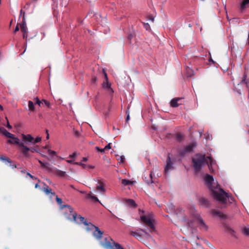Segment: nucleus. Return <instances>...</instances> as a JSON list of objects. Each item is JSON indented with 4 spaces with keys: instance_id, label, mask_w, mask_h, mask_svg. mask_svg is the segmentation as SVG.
I'll use <instances>...</instances> for the list:
<instances>
[{
    "instance_id": "12",
    "label": "nucleus",
    "mask_w": 249,
    "mask_h": 249,
    "mask_svg": "<svg viewBox=\"0 0 249 249\" xmlns=\"http://www.w3.org/2000/svg\"><path fill=\"white\" fill-rule=\"evenodd\" d=\"M196 218L198 223L199 224L200 228L202 230L207 231L208 227L205 223L202 217H200L199 215H197Z\"/></svg>"
},
{
    "instance_id": "37",
    "label": "nucleus",
    "mask_w": 249,
    "mask_h": 249,
    "mask_svg": "<svg viewBox=\"0 0 249 249\" xmlns=\"http://www.w3.org/2000/svg\"><path fill=\"white\" fill-rule=\"evenodd\" d=\"M122 183L124 185L126 186L130 184V181L128 179H123L122 180Z\"/></svg>"
},
{
    "instance_id": "10",
    "label": "nucleus",
    "mask_w": 249,
    "mask_h": 249,
    "mask_svg": "<svg viewBox=\"0 0 249 249\" xmlns=\"http://www.w3.org/2000/svg\"><path fill=\"white\" fill-rule=\"evenodd\" d=\"M21 137L24 141V143L26 144H33V141H34V138L30 134H21Z\"/></svg>"
},
{
    "instance_id": "49",
    "label": "nucleus",
    "mask_w": 249,
    "mask_h": 249,
    "mask_svg": "<svg viewBox=\"0 0 249 249\" xmlns=\"http://www.w3.org/2000/svg\"><path fill=\"white\" fill-rule=\"evenodd\" d=\"M111 143H109L107 145H106L104 148L105 149V150H108V149H110L111 148Z\"/></svg>"
},
{
    "instance_id": "33",
    "label": "nucleus",
    "mask_w": 249,
    "mask_h": 249,
    "mask_svg": "<svg viewBox=\"0 0 249 249\" xmlns=\"http://www.w3.org/2000/svg\"><path fill=\"white\" fill-rule=\"evenodd\" d=\"M179 155L180 157H183L187 153H188L187 152L185 151V148H183V149H181L179 150Z\"/></svg>"
},
{
    "instance_id": "44",
    "label": "nucleus",
    "mask_w": 249,
    "mask_h": 249,
    "mask_svg": "<svg viewBox=\"0 0 249 249\" xmlns=\"http://www.w3.org/2000/svg\"><path fill=\"white\" fill-rule=\"evenodd\" d=\"M15 136L14 134L8 132L6 135H5V136H6V137L7 138H13V136Z\"/></svg>"
},
{
    "instance_id": "62",
    "label": "nucleus",
    "mask_w": 249,
    "mask_h": 249,
    "mask_svg": "<svg viewBox=\"0 0 249 249\" xmlns=\"http://www.w3.org/2000/svg\"><path fill=\"white\" fill-rule=\"evenodd\" d=\"M129 118H130L129 115V114H128V115H127V117H126V122H127L129 121Z\"/></svg>"
},
{
    "instance_id": "26",
    "label": "nucleus",
    "mask_w": 249,
    "mask_h": 249,
    "mask_svg": "<svg viewBox=\"0 0 249 249\" xmlns=\"http://www.w3.org/2000/svg\"><path fill=\"white\" fill-rule=\"evenodd\" d=\"M98 183L101 184V182L100 180H98ZM96 190L100 192H105L106 190L104 187V186L102 184H100L96 186Z\"/></svg>"
},
{
    "instance_id": "57",
    "label": "nucleus",
    "mask_w": 249,
    "mask_h": 249,
    "mask_svg": "<svg viewBox=\"0 0 249 249\" xmlns=\"http://www.w3.org/2000/svg\"><path fill=\"white\" fill-rule=\"evenodd\" d=\"M66 161L69 163H73H73H74L73 160H67Z\"/></svg>"
},
{
    "instance_id": "1",
    "label": "nucleus",
    "mask_w": 249,
    "mask_h": 249,
    "mask_svg": "<svg viewBox=\"0 0 249 249\" xmlns=\"http://www.w3.org/2000/svg\"><path fill=\"white\" fill-rule=\"evenodd\" d=\"M66 208V212L65 213L66 217L67 219L73 220L78 224L83 223L87 227V231L92 230L96 227L90 222H88L85 218L80 215H77L76 213L73 212V209L71 207L68 205H63L61 206V208L63 209Z\"/></svg>"
},
{
    "instance_id": "2",
    "label": "nucleus",
    "mask_w": 249,
    "mask_h": 249,
    "mask_svg": "<svg viewBox=\"0 0 249 249\" xmlns=\"http://www.w3.org/2000/svg\"><path fill=\"white\" fill-rule=\"evenodd\" d=\"M204 180L205 184L208 187L209 189L212 191L213 197L221 203H226V198L228 197V193L225 192L222 189H220L218 192L213 190V187L212 186V184L214 181L213 177L207 174L204 177Z\"/></svg>"
},
{
    "instance_id": "41",
    "label": "nucleus",
    "mask_w": 249,
    "mask_h": 249,
    "mask_svg": "<svg viewBox=\"0 0 249 249\" xmlns=\"http://www.w3.org/2000/svg\"><path fill=\"white\" fill-rule=\"evenodd\" d=\"M143 27L146 30H149L150 29V26L148 23H143Z\"/></svg>"
},
{
    "instance_id": "22",
    "label": "nucleus",
    "mask_w": 249,
    "mask_h": 249,
    "mask_svg": "<svg viewBox=\"0 0 249 249\" xmlns=\"http://www.w3.org/2000/svg\"><path fill=\"white\" fill-rule=\"evenodd\" d=\"M38 162L40 164L42 167L46 168L48 170H51L50 164L47 162H43L41 160H38Z\"/></svg>"
},
{
    "instance_id": "53",
    "label": "nucleus",
    "mask_w": 249,
    "mask_h": 249,
    "mask_svg": "<svg viewBox=\"0 0 249 249\" xmlns=\"http://www.w3.org/2000/svg\"><path fill=\"white\" fill-rule=\"evenodd\" d=\"M94 168V166H92L91 165H87V169H93Z\"/></svg>"
},
{
    "instance_id": "3",
    "label": "nucleus",
    "mask_w": 249,
    "mask_h": 249,
    "mask_svg": "<svg viewBox=\"0 0 249 249\" xmlns=\"http://www.w3.org/2000/svg\"><path fill=\"white\" fill-rule=\"evenodd\" d=\"M101 245L107 249H124L120 244L115 242L111 238H105L100 242Z\"/></svg>"
},
{
    "instance_id": "31",
    "label": "nucleus",
    "mask_w": 249,
    "mask_h": 249,
    "mask_svg": "<svg viewBox=\"0 0 249 249\" xmlns=\"http://www.w3.org/2000/svg\"><path fill=\"white\" fill-rule=\"evenodd\" d=\"M242 232L246 236H249V228L246 227H244L242 230Z\"/></svg>"
},
{
    "instance_id": "39",
    "label": "nucleus",
    "mask_w": 249,
    "mask_h": 249,
    "mask_svg": "<svg viewBox=\"0 0 249 249\" xmlns=\"http://www.w3.org/2000/svg\"><path fill=\"white\" fill-rule=\"evenodd\" d=\"M48 153L50 156H55L56 155V152L53 151V150H52L51 149H48Z\"/></svg>"
},
{
    "instance_id": "40",
    "label": "nucleus",
    "mask_w": 249,
    "mask_h": 249,
    "mask_svg": "<svg viewBox=\"0 0 249 249\" xmlns=\"http://www.w3.org/2000/svg\"><path fill=\"white\" fill-rule=\"evenodd\" d=\"M8 132V131H7L4 128L1 127L0 128V132L2 133L4 136Z\"/></svg>"
},
{
    "instance_id": "30",
    "label": "nucleus",
    "mask_w": 249,
    "mask_h": 249,
    "mask_svg": "<svg viewBox=\"0 0 249 249\" xmlns=\"http://www.w3.org/2000/svg\"><path fill=\"white\" fill-rule=\"evenodd\" d=\"M175 138L178 141L180 142L183 140V135L181 133H178L176 135Z\"/></svg>"
},
{
    "instance_id": "6",
    "label": "nucleus",
    "mask_w": 249,
    "mask_h": 249,
    "mask_svg": "<svg viewBox=\"0 0 249 249\" xmlns=\"http://www.w3.org/2000/svg\"><path fill=\"white\" fill-rule=\"evenodd\" d=\"M21 146L22 149H20V152L26 158H29L30 156L29 152L33 153L34 152L39 153V150L37 148L38 147L37 145L36 147H28L24 143V144H21Z\"/></svg>"
},
{
    "instance_id": "43",
    "label": "nucleus",
    "mask_w": 249,
    "mask_h": 249,
    "mask_svg": "<svg viewBox=\"0 0 249 249\" xmlns=\"http://www.w3.org/2000/svg\"><path fill=\"white\" fill-rule=\"evenodd\" d=\"M95 149H96L98 151L100 152H101V153H104V152H105V151H106L104 148H99V147H98V146H96V147H95Z\"/></svg>"
},
{
    "instance_id": "23",
    "label": "nucleus",
    "mask_w": 249,
    "mask_h": 249,
    "mask_svg": "<svg viewBox=\"0 0 249 249\" xmlns=\"http://www.w3.org/2000/svg\"><path fill=\"white\" fill-rule=\"evenodd\" d=\"M54 173L57 176L60 177H64L66 175V172L62 171L57 169H55Z\"/></svg>"
},
{
    "instance_id": "60",
    "label": "nucleus",
    "mask_w": 249,
    "mask_h": 249,
    "mask_svg": "<svg viewBox=\"0 0 249 249\" xmlns=\"http://www.w3.org/2000/svg\"><path fill=\"white\" fill-rule=\"evenodd\" d=\"M228 197H227L226 198V199H227V198H230V200H231V201L233 200V197H231V196H229V195L228 194ZM226 202H227V201H226ZM226 203H225L224 204H226Z\"/></svg>"
},
{
    "instance_id": "46",
    "label": "nucleus",
    "mask_w": 249,
    "mask_h": 249,
    "mask_svg": "<svg viewBox=\"0 0 249 249\" xmlns=\"http://www.w3.org/2000/svg\"><path fill=\"white\" fill-rule=\"evenodd\" d=\"M27 176H29L30 178H31L33 179H38L36 177L33 176L29 173H27Z\"/></svg>"
},
{
    "instance_id": "24",
    "label": "nucleus",
    "mask_w": 249,
    "mask_h": 249,
    "mask_svg": "<svg viewBox=\"0 0 249 249\" xmlns=\"http://www.w3.org/2000/svg\"><path fill=\"white\" fill-rule=\"evenodd\" d=\"M194 147V145L193 144H190L186 146L184 148H185V150L186 152H187V153H190L193 151Z\"/></svg>"
},
{
    "instance_id": "61",
    "label": "nucleus",
    "mask_w": 249,
    "mask_h": 249,
    "mask_svg": "<svg viewBox=\"0 0 249 249\" xmlns=\"http://www.w3.org/2000/svg\"><path fill=\"white\" fill-rule=\"evenodd\" d=\"M88 160V159L86 157L83 158L82 161H87Z\"/></svg>"
},
{
    "instance_id": "47",
    "label": "nucleus",
    "mask_w": 249,
    "mask_h": 249,
    "mask_svg": "<svg viewBox=\"0 0 249 249\" xmlns=\"http://www.w3.org/2000/svg\"><path fill=\"white\" fill-rule=\"evenodd\" d=\"M76 156H77L76 152H73L72 154L70 155L69 157L74 159L76 157Z\"/></svg>"
},
{
    "instance_id": "51",
    "label": "nucleus",
    "mask_w": 249,
    "mask_h": 249,
    "mask_svg": "<svg viewBox=\"0 0 249 249\" xmlns=\"http://www.w3.org/2000/svg\"><path fill=\"white\" fill-rule=\"evenodd\" d=\"M23 37L24 38H26L28 36V32H23Z\"/></svg>"
},
{
    "instance_id": "59",
    "label": "nucleus",
    "mask_w": 249,
    "mask_h": 249,
    "mask_svg": "<svg viewBox=\"0 0 249 249\" xmlns=\"http://www.w3.org/2000/svg\"><path fill=\"white\" fill-rule=\"evenodd\" d=\"M209 55L210 56V58L209 59V62H212L213 64L214 63V61L213 60V59H212L211 57V54L210 53H209Z\"/></svg>"
},
{
    "instance_id": "28",
    "label": "nucleus",
    "mask_w": 249,
    "mask_h": 249,
    "mask_svg": "<svg viewBox=\"0 0 249 249\" xmlns=\"http://www.w3.org/2000/svg\"><path fill=\"white\" fill-rule=\"evenodd\" d=\"M28 107H29V109L30 110V111H33V112L35 111V106H34V104L32 101H28Z\"/></svg>"
},
{
    "instance_id": "50",
    "label": "nucleus",
    "mask_w": 249,
    "mask_h": 249,
    "mask_svg": "<svg viewBox=\"0 0 249 249\" xmlns=\"http://www.w3.org/2000/svg\"><path fill=\"white\" fill-rule=\"evenodd\" d=\"M103 72H104V77H105V78L106 79V81L107 80L108 81V77H107V73L105 72V70H103Z\"/></svg>"
},
{
    "instance_id": "13",
    "label": "nucleus",
    "mask_w": 249,
    "mask_h": 249,
    "mask_svg": "<svg viewBox=\"0 0 249 249\" xmlns=\"http://www.w3.org/2000/svg\"><path fill=\"white\" fill-rule=\"evenodd\" d=\"M93 232V236L97 240H100L102 237L103 232L98 227H96Z\"/></svg>"
},
{
    "instance_id": "32",
    "label": "nucleus",
    "mask_w": 249,
    "mask_h": 249,
    "mask_svg": "<svg viewBox=\"0 0 249 249\" xmlns=\"http://www.w3.org/2000/svg\"><path fill=\"white\" fill-rule=\"evenodd\" d=\"M249 3V0H244L241 4V8L243 9L246 8L247 4Z\"/></svg>"
},
{
    "instance_id": "36",
    "label": "nucleus",
    "mask_w": 249,
    "mask_h": 249,
    "mask_svg": "<svg viewBox=\"0 0 249 249\" xmlns=\"http://www.w3.org/2000/svg\"><path fill=\"white\" fill-rule=\"evenodd\" d=\"M42 102L43 103V105H44L46 107H47L49 108L51 107V104L48 101L45 100V99H43Z\"/></svg>"
},
{
    "instance_id": "8",
    "label": "nucleus",
    "mask_w": 249,
    "mask_h": 249,
    "mask_svg": "<svg viewBox=\"0 0 249 249\" xmlns=\"http://www.w3.org/2000/svg\"><path fill=\"white\" fill-rule=\"evenodd\" d=\"M222 226L224 229V231L226 232L233 237H236L235 234V231L228 224L224 222L222 223Z\"/></svg>"
},
{
    "instance_id": "42",
    "label": "nucleus",
    "mask_w": 249,
    "mask_h": 249,
    "mask_svg": "<svg viewBox=\"0 0 249 249\" xmlns=\"http://www.w3.org/2000/svg\"><path fill=\"white\" fill-rule=\"evenodd\" d=\"M56 201L57 203L61 205L62 203V200L61 198H59L57 196H56Z\"/></svg>"
},
{
    "instance_id": "19",
    "label": "nucleus",
    "mask_w": 249,
    "mask_h": 249,
    "mask_svg": "<svg viewBox=\"0 0 249 249\" xmlns=\"http://www.w3.org/2000/svg\"><path fill=\"white\" fill-rule=\"evenodd\" d=\"M212 213L214 216H218L221 218L226 219L227 218L226 215L223 214V213L220 212L219 211L213 210Z\"/></svg>"
},
{
    "instance_id": "38",
    "label": "nucleus",
    "mask_w": 249,
    "mask_h": 249,
    "mask_svg": "<svg viewBox=\"0 0 249 249\" xmlns=\"http://www.w3.org/2000/svg\"><path fill=\"white\" fill-rule=\"evenodd\" d=\"M41 141V137L38 136L36 139L34 138L33 141V144H35L36 143L39 142Z\"/></svg>"
},
{
    "instance_id": "27",
    "label": "nucleus",
    "mask_w": 249,
    "mask_h": 249,
    "mask_svg": "<svg viewBox=\"0 0 249 249\" xmlns=\"http://www.w3.org/2000/svg\"><path fill=\"white\" fill-rule=\"evenodd\" d=\"M185 71L187 77H191L194 75V71L189 67L186 68Z\"/></svg>"
},
{
    "instance_id": "63",
    "label": "nucleus",
    "mask_w": 249,
    "mask_h": 249,
    "mask_svg": "<svg viewBox=\"0 0 249 249\" xmlns=\"http://www.w3.org/2000/svg\"><path fill=\"white\" fill-rule=\"evenodd\" d=\"M39 187V185H38V183L36 184V185H35V188H38Z\"/></svg>"
},
{
    "instance_id": "45",
    "label": "nucleus",
    "mask_w": 249,
    "mask_h": 249,
    "mask_svg": "<svg viewBox=\"0 0 249 249\" xmlns=\"http://www.w3.org/2000/svg\"><path fill=\"white\" fill-rule=\"evenodd\" d=\"M88 196H89L92 199H93L94 200H95V201H97V202H99L98 198L94 196H91V195L90 194H89L88 195Z\"/></svg>"
},
{
    "instance_id": "34",
    "label": "nucleus",
    "mask_w": 249,
    "mask_h": 249,
    "mask_svg": "<svg viewBox=\"0 0 249 249\" xmlns=\"http://www.w3.org/2000/svg\"><path fill=\"white\" fill-rule=\"evenodd\" d=\"M73 164L80 165L84 169H87V164L83 163L82 162H74Z\"/></svg>"
},
{
    "instance_id": "35",
    "label": "nucleus",
    "mask_w": 249,
    "mask_h": 249,
    "mask_svg": "<svg viewBox=\"0 0 249 249\" xmlns=\"http://www.w3.org/2000/svg\"><path fill=\"white\" fill-rule=\"evenodd\" d=\"M35 101V104H37L39 107L41 106V105H43V103L42 102V100L40 101L38 97H36L34 99Z\"/></svg>"
},
{
    "instance_id": "11",
    "label": "nucleus",
    "mask_w": 249,
    "mask_h": 249,
    "mask_svg": "<svg viewBox=\"0 0 249 249\" xmlns=\"http://www.w3.org/2000/svg\"><path fill=\"white\" fill-rule=\"evenodd\" d=\"M7 142L9 143L17 144L19 147L20 151V149H22L21 144H24L23 142H20L19 139L15 136H14L13 138H12L11 140H8Z\"/></svg>"
},
{
    "instance_id": "18",
    "label": "nucleus",
    "mask_w": 249,
    "mask_h": 249,
    "mask_svg": "<svg viewBox=\"0 0 249 249\" xmlns=\"http://www.w3.org/2000/svg\"><path fill=\"white\" fill-rule=\"evenodd\" d=\"M199 201L201 205H203L205 207H210V201L208 199L204 197H201L199 198Z\"/></svg>"
},
{
    "instance_id": "9",
    "label": "nucleus",
    "mask_w": 249,
    "mask_h": 249,
    "mask_svg": "<svg viewBox=\"0 0 249 249\" xmlns=\"http://www.w3.org/2000/svg\"><path fill=\"white\" fill-rule=\"evenodd\" d=\"M173 169V163L171 160L170 154H169L166 160V164L164 168V174L166 175L170 170Z\"/></svg>"
},
{
    "instance_id": "48",
    "label": "nucleus",
    "mask_w": 249,
    "mask_h": 249,
    "mask_svg": "<svg viewBox=\"0 0 249 249\" xmlns=\"http://www.w3.org/2000/svg\"><path fill=\"white\" fill-rule=\"evenodd\" d=\"M150 177L151 178L149 181H147V183H152L153 182V181L152 180V172H151L150 174H149Z\"/></svg>"
},
{
    "instance_id": "7",
    "label": "nucleus",
    "mask_w": 249,
    "mask_h": 249,
    "mask_svg": "<svg viewBox=\"0 0 249 249\" xmlns=\"http://www.w3.org/2000/svg\"><path fill=\"white\" fill-rule=\"evenodd\" d=\"M144 234L146 238L150 237V235L144 229H139L136 231H132L131 232V235L135 237L136 238H141L142 236Z\"/></svg>"
},
{
    "instance_id": "14",
    "label": "nucleus",
    "mask_w": 249,
    "mask_h": 249,
    "mask_svg": "<svg viewBox=\"0 0 249 249\" xmlns=\"http://www.w3.org/2000/svg\"><path fill=\"white\" fill-rule=\"evenodd\" d=\"M181 98H175L173 99L170 102V105L173 107H178L179 105L182 104Z\"/></svg>"
},
{
    "instance_id": "5",
    "label": "nucleus",
    "mask_w": 249,
    "mask_h": 249,
    "mask_svg": "<svg viewBox=\"0 0 249 249\" xmlns=\"http://www.w3.org/2000/svg\"><path fill=\"white\" fill-rule=\"evenodd\" d=\"M139 213L141 215L140 218L142 222L147 225L150 228V232H152L155 231V227L153 220L150 215H143L144 212L141 209L139 210Z\"/></svg>"
},
{
    "instance_id": "54",
    "label": "nucleus",
    "mask_w": 249,
    "mask_h": 249,
    "mask_svg": "<svg viewBox=\"0 0 249 249\" xmlns=\"http://www.w3.org/2000/svg\"><path fill=\"white\" fill-rule=\"evenodd\" d=\"M9 166L11 167L12 168H17V165L15 164H12V162L11 163H10Z\"/></svg>"
},
{
    "instance_id": "56",
    "label": "nucleus",
    "mask_w": 249,
    "mask_h": 249,
    "mask_svg": "<svg viewBox=\"0 0 249 249\" xmlns=\"http://www.w3.org/2000/svg\"><path fill=\"white\" fill-rule=\"evenodd\" d=\"M18 30H19V27H18V25H17V26L15 28V29L14 32H17Z\"/></svg>"
},
{
    "instance_id": "52",
    "label": "nucleus",
    "mask_w": 249,
    "mask_h": 249,
    "mask_svg": "<svg viewBox=\"0 0 249 249\" xmlns=\"http://www.w3.org/2000/svg\"><path fill=\"white\" fill-rule=\"evenodd\" d=\"M124 159H125L124 156H121L120 157V162H122V163L124 162Z\"/></svg>"
},
{
    "instance_id": "20",
    "label": "nucleus",
    "mask_w": 249,
    "mask_h": 249,
    "mask_svg": "<svg viewBox=\"0 0 249 249\" xmlns=\"http://www.w3.org/2000/svg\"><path fill=\"white\" fill-rule=\"evenodd\" d=\"M20 28H21V31L22 32H28L27 31V28L26 24V22H25L24 15H23V16L22 21V22H21V23L20 24Z\"/></svg>"
},
{
    "instance_id": "15",
    "label": "nucleus",
    "mask_w": 249,
    "mask_h": 249,
    "mask_svg": "<svg viewBox=\"0 0 249 249\" xmlns=\"http://www.w3.org/2000/svg\"><path fill=\"white\" fill-rule=\"evenodd\" d=\"M43 184L45 186V187L42 188V190L43 192H44V193L47 195H49L50 194H51V197H52V196H55V193L52 192V190L47 185H46L45 183H43Z\"/></svg>"
},
{
    "instance_id": "29",
    "label": "nucleus",
    "mask_w": 249,
    "mask_h": 249,
    "mask_svg": "<svg viewBox=\"0 0 249 249\" xmlns=\"http://www.w3.org/2000/svg\"><path fill=\"white\" fill-rule=\"evenodd\" d=\"M134 36V34L132 32H130L128 34L127 36V39L129 41V43H131V39L133 38Z\"/></svg>"
},
{
    "instance_id": "58",
    "label": "nucleus",
    "mask_w": 249,
    "mask_h": 249,
    "mask_svg": "<svg viewBox=\"0 0 249 249\" xmlns=\"http://www.w3.org/2000/svg\"><path fill=\"white\" fill-rule=\"evenodd\" d=\"M209 55L210 56V58L209 59V62H212L213 64L214 63V61L213 60V59H212L211 57V54L210 53H209Z\"/></svg>"
},
{
    "instance_id": "55",
    "label": "nucleus",
    "mask_w": 249,
    "mask_h": 249,
    "mask_svg": "<svg viewBox=\"0 0 249 249\" xmlns=\"http://www.w3.org/2000/svg\"><path fill=\"white\" fill-rule=\"evenodd\" d=\"M6 127L9 129L12 128V126L9 124V123L8 120H7V124L6 125Z\"/></svg>"
},
{
    "instance_id": "16",
    "label": "nucleus",
    "mask_w": 249,
    "mask_h": 249,
    "mask_svg": "<svg viewBox=\"0 0 249 249\" xmlns=\"http://www.w3.org/2000/svg\"><path fill=\"white\" fill-rule=\"evenodd\" d=\"M103 87L108 90V92L109 94H112L114 92L113 89L111 88L110 84L108 82V80H106L103 82Z\"/></svg>"
},
{
    "instance_id": "4",
    "label": "nucleus",
    "mask_w": 249,
    "mask_h": 249,
    "mask_svg": "<svg viewBox=\"0 0 249 249\" xmlns=\"http://www.w3.org/2000/svg\"><path fill=\"white\" fill-rule=\"evenodd\" d=\"M207 159H209L211 161H212V159L211 157H206L205 155L200 156L199 158L193 159L192 162L193 166L196 172H198L200 170L205 162L207 161ZM211 164H212L211 162Z\"/></svg>"
},
{
    "instance_id": "64",
    "label": "nucleus",
    "mask_w": 249,
    "mask_h": 249,
    "mask_svg": "<svg viewBox=\"0 0 249 249\" xmlns=\"http://www.w3.org/2000/svg\"><path fill=\"white\" fill-rule=\"evenodd\" d=\"M113 216H114V217H115V218H116L118 219V220H120V221H121V220H123V219H121V218H119L117 217L116 216H115V215H113Z\"/></svg>"
},
{
    "instance_id": "21",
    "label": "nucleus",
    "mask_w": 249,
    "mask_h": 249,
    "mask_svg": "<svg viewBox=\"0 0 249 249\" xmlns=\"http://www.w3.org/2000/svg\"><path fill=\"white\" fill-rule=\"evenodd\" d=\"M247 77V75L245 72L244 74L242 80H241L240 83H245L246 84L247 87L248 89V97L249 98V86L248 85V84L249 83V80H247V79H246Z\"/></svg>"
},
{
    "instance_id": "17",
    "label": "nucleus",
    "mask_w": 249,
    "mask_h": 249,
    "mask_svg": "<svg viewBox=\"0 0 249 249\" xmlns=\"http://www.w3.org/2000/svg\"><path fill=\"white\" fill-rule=\"evenodd\" d=\"M124 201V203L129 207L132 208H136L137 207V204L132 199H125Z\"/></svg>"
},
{
    "instance_id": "25",
    "label": "nucleus",
    "mask_w": 249,
    "mask_h": 249,
    "mask_svg": "<svg viewBox=\"0 0 249 249\" xmlns=\"http://www.w3.org/2000/svg\"><path fill=\"white\" fill-rule=\"evenodd\" d=\"M0 160L6 164L7 163H11L12 162V160L4 156H1L0 157Z\"/></svg>"
}]
</instances>
